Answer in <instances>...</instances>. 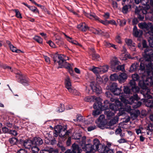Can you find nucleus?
<instances>
[{"label":"nucleus","mask_w":153,"mask_h":153,"mask_svg":"<svg viewBox=\"0 0 153 153\" xmlns=\"http://www.w3.org/2000/svg\"><path fill=\"white\" fill-rule=\"evenodd\" d=\"M65 87L66 88L71 87V84L70 78L67 77L65 80Z\"/></svg>","instance_id":"obj_33"},{"label":"nucleus","mask_w":153,"mask_h":153,"mask_svg":"<svg viewBox=\"0 0 153 153\" xmlns=\"http://www.w3.org/2000/svg\"><path fill=\"white\" fill-rule=\"evenodd\" d=\"M142 45L143 48H146L145 49H146L148 48H149L147 44V42L146 40H143L142 42Z\"/></svg>","instance_id":"obj_55"},{"label":"nucleus","mask_w":153,"mask_h":153,"mask_svg":"<svg viewBox=\"0 0 153 153\" xmlns=\"http://www.w3.org/2000/svg\"><path fill=\"white\" fill-rule=\"evenodd\" d=\"M91 50L93 52L92 53V59L94 60L97 59L100 57L99 55L95 52V51L93 48H92Z\"/></svg>","instance_id":"obj_30"},{"label":"nucleus","mask_w":153,"mask_h":153,"mask_svg":"<svg viewBox=\"0 0 153 153\" xmlns=\"http://www.w3.org/2000/svg\"><path fill=\"white\" fill-rule=\"evenodd\" d=\"M132 88H131V87H130V86H124V89H123V91L124 92V93H124V94L125 97V99H126V96L125 95V94H132L133 93H134H134H136L137 92H134V91H132Z\"/></svg>","instance_id":"obj_21"},{"label":"nucleus","mask_w":153,"mask_h":153,"mask_svg":"<svg viewBox=\"0 0 153 153\" xmlns=\"http://www.w3.org/2000/svg\"><path fill=\"white\" fill-rule=\"evenodd\" d=\"M91 87L92 91L97 94H100L102 92L101 88L99 85L96 84L93 86H91Z\"/></svg>","instance_id":"obj_18"},{"label":"nucleus","mask_w":153,"mask_h":153,"mask_svg":"<svg viewBox=\"0 0 153 153\" xmlns=\"http://www.w3.org/2000/svg\"><path fill=\"white\" fill-rule=\"evenodd\" d=\"M99 123L98 124V127L102 129L104 128V126L106 124L105 121H98Z\"/></svg>","instance_id":"obj_38"},{"label":"nucleus","mask_w":153,"mask_h":153,"mask_svg":"<svg viewBox=\"0 0 153 153\" xmlns=\"http://www.w3.org/2000/svg\"><path fill=\"white\" fill-rule=\"evenodd\" d=\"M34 39L39 43H42V39L39 36H35L34 38Z\"/></svg>","instance_id":"obj_49"},{"label":"nucleus","mask_w":153,"mask_h":153,"mask_svg":"<svg viewBox=\"0 0 153 153\" xmlns=\"http://www.w3.org/2000/svg\"><path fill=\"white\" fill-rule=\"evenodd\" d=\"M30 149L32 150V152L34 153H38L39 150L38 146L35 145H32Z\"/></svg>","instance_id":"obj_37"},{"label":"nucleus","mask_w":153,"mask_h":153,"mask_svg":"<svg viewBox=\"0 0 153 153\" xmlns=\"http://www.w3.org/2000/svg\"><path fill=\"white\" fill-rule=\"evenodd\" d=\"M118 75L116 73L111 74L110 76V78L111 80L114 81L117 80H118Z\"/></svg>","instance_id":"obj_32"},{"label":"nucleus","mask_w":153,"mask_h":153,"mask_svg":"<svg viewBox=\"0 0 153 153\" xmlns=\"http://www.w3.org/2000/svg\"><path fill=\"white\" fill-rule=\"evenodd\" d=\"M93 98L92 96H88L85 97L84 100L85 101L87 102H92L93 100Z\"/></svg>","instance_id":"obj_50"},{"label":"nucleus","mask_w":153,"mask_h":153,"mask_svg":"<svg viewBox=\"0 0 153 153\" xmlns=\"http://www.w3.org/2000/svg\"><path fill=\"white\" fill-rule=\"evenodd\" d=\"M82 137L81 134L79 133H76L73 136V138L78 140Z\"/></svg>","instance_id":"obj_51"},{"label":"nucleus","mask_w":153,"mask_h":153,"mask_svg":"<svg viewBox=\"0 0 153 153\" xmlns=\"http://www.w3.org/2000/svg\"><path fill=\"white\" fill-rule=\"evenodd\" d=\"M143 56L146 61L150 62L146 65L147 74L153 76V49L150 48L145 49Z\"/></svg>","instance_id":"obj_1"},{"label":"nucleus","mask_w":153,"mask_h":153,"mask_svg":"<svg viewBox=\"0 0 153 153\" xmlns=\"http://www.w3.org/2000/svg\"><path fill=\"white\" fill-rule=\"evenodd\" d=\"M137 47L135 43H133V45L129 46L130 49L132 51H135L136 48Z\"/></svg>","instance_id":"obj_59"},{"label":"nucleus","mask_w":153,"mask_h":153,"mask_svg":"<svg viewBox=\"0 0 153 153\" xmlns=\"http://www.w3.org/2000/svg\"><path fill=\"white\" fill-rule=\"evenodd\" d=\"M33 145L39 146L43 143L42 140L39 137H35L33 139Z\"/></svg>","instance_id":"obj_19"},{"label":"nucleus","mask_w":153,"mask_h":153,"mask_svg":"<svg viewBox=\"0 0 153 153\" xmlns=\"http://www.w3.org/2000/svg\"><path fill=\"white\" fill-rule=\"evenodd\" d=\"M55 41L56 43L60 46L64 44L63 39L61 38H60L59 39H56Z\"/></svg>","instance_id":"obj_43"},{"label":"nucleus","mask_w":153,"mask_h":153,"mask_svg":"<svg viewBox=\"0 0 153 153\" xmlns=\"http://www.w3.org/2000/svg\"><path fill=\"white\" fill-rule=\"evenodd\" d=\"M109 153H123L120 151H117L116 150L110 148Z\"/></svg>","instance_id":"obj_63"},{"label":"nucleus","mask_w":153,"mask_h":153,"mask_svg":"<svg viewBox=\"0 0 153 153\" xmlns=\"http://www.w3.org/2000/svg\"><path fill=\"white\" fill-rule=\"evenodd\" d=\"M117 22L118 24L121 26H123L126 23V21L125 19L120 20L118 19Z\"/></svg>","instance_id":"obj_41"},{"label":"nucleus","mask_w":153,"mask_h":153,"mask_svg":"<svg viewBox=\"0 0 153 153\" xmlns=\"http://www.w3.org/2000/svg\"><path fill=\"white\" fill-rule=\"evenodd\" d=\"M92 71L95 74H99L100 72V68L95 67L92 69Z\"/></svg>","instance_id":"obj_58"},{"label":"nucleus","mask_w":153,"mask_h":153,"mask_svg":"<svg viewBox=\"0 0 153 153\" xmlns=\"http://www.w3.org/2000/svg\"><path fill=\"white\" fill-rule=\"evenodd\" d=\"M18 141V139L16 137H13L9 139V141L12 145L16 144Z\"/></svg>","instance_id":"obj_35"},{"label":"nucleus","mask_w":153,"mask_h":153,"mask_svg":"<svg viewBox=\"0 0 153 153\" xmlns=\"http://www.w3.org/2000/svg\"><path fill=\"white\" fill-rule=\"evenodd\" d=\"M65 58V56L64 55L61 54L58 56H54L53 57V59L54 63H55L57 62L60 67L61 65H63L64 63H66Z\"/></svg>","instance_id":"obj_9"},{"label":"nucleus","mask_w":153,"mask_h":153,"mask_svg":"<svg viewBox=\"0 0 153 153\" xmlns=\"http://www.w3.org/2000/svg\"><path fill=\"white\" fill-rule=\"evenodd\" d=\"M60 68H65L68 69V70L71 68L69 64L66 62V63H64L63 64V65H61L59 67Z\"/></svg>","instance_id":"obj_40"},{"label":"nucleus","mask_w":153,"mask_h":153,"mask_svg":"<svg viewBox=\"0 0 153 153\" xmlns=\"http://www.w3.org/2000/svg\"><path fill=\"white\" fill-rule=\"evenodd\" d=\"M140 99L138 95L135 94H134L133 96H131L128 100H126L127 102H123L126 104H133V107L134 108H137L140 107L142 104V102L138 101Z\"/></svg>","instance_id":"obj_5"},{"label":"nucleus","mask_w":153,"mask_h":153,"mask_svg":"<svg viewBox=\"0 0 153 153\" xmlns=\"http://www.w3.org/2000/svg\"><path fill=\"white\" fill-rule=\"evenodd\" d=\"M128 78L126 74L125 73H121L118 76V81L120 83L125 82Z\"/></svg>","instance_id":"obj_15"},{"label":"nucleus","mask_w":153,"mask_h":153,"mask_svg":"<svg viewBox=\"0 0 153 153\" xmlns=\"http://www.w3.org/2000/svg\"><path fill=\"white\" fill-rule=\"evenodd\" d=\"M94 30L96 31L94 33L97 34L102 35H104V33H105V32L102 31L101 29L99 28L97 29H95Z\"/></svg>","instance_id":"obj_47"},{"label":"nucleus","mask_w":153,"mask_h":153,"mask_svg":"<svg viewBox=\"0 0 153 153\" xmlns=\"http://www.w3.org/2000/svg\"><path fill=\"white\" fill-rule=\"evenodd\" d=\"M143 31L141 30H138L136 26H134L133 28V34L136 37H140L143 34Z\"/></svg>","instance_id":"obj_20"},{"label":"nucleus","mask_w":153,"mask_h":153,"mask_svg":"<svg viewBox=\"0 0 153 153\" xmlns=\"http://www.w3.org/2000/svg\"><path fill=\"white\" fill-rule=\"evenodd\" d=\"M97 128L96 126L95 125H93L90 126H89L88 128V131H91Z\"/></svg>","instance_id":"obj_62"},{"label":"nucleus","mask_w":153,"mask_h":153,"mask_svg":"<svg viewBox=\"0 0 153 153\" xmlns=\"http://www.w3.org/2000/svg\"><path fill=\"white\" fill-rule=\"evenodd\" d=\"M18 75H19V77L20 80L19 82L24 85H28L29 84L28 79L25 77L21 73H19Z\"/></svg>","instance_id":"obj_13"},{"label":"nucleus","mask_w":153,"mask_h":153,"mask_svg":"<svg viewBox=\"0 0 153 153\" xmlns=\"http://www.w3.org/2000/svg\"><path fill=\"white\" fill-rule=\"evenodd\" d=\"M13 11L15 12L16 13V16L18 18L22 19V17L21 14L18 9H15L13 10Z\"/></svg>","instance_id":"obj_42"},{"label":"nucleus","mask_w":153,"mask_h":153,"mask_svg":"<svg viewBox=\"0 0 153 153\" xmlns=\"http://www.w3.org/2000/svg\"><path fill=\"white\" fill-rule=\"evenodd\" d=\"M135 81L132 79L129 82L130 87L132 88V90L134 92H138L139 91V88L137 85Z\"/></svg>","instance_id":"obj_12"},{"label":"nucleus","mask_w":153,"mask_h":153,"mask_svg":"<svg viewBox=\"0 0 153 153\" xmlns=\"http://www.w3.org/2000/svg\"><path fill=\"white\" fill-rule=\"evenodd\" d=\"M105 115L103 114H102L100 115L99 117L98 118V121H105Z\"/></svg>","instance_id":"obj_61"},{"label":"nucleus","mask_w":153,"mask_h":153,"mask_svg":"<svg viewBox=\"0 0 153 153\" xmlns=\"http://www.w3.org/2000/svg\"><path fill=\"white\" fill-rule=\"evenodd\" d=\"M77 28L79 30L83 32H86L88 30L89 27L86 24L85 22L80 23L77 26Z\"/></svg>","instance_id":"obj_17"},{"label":"nucleus","mask_w":153,"mask_h":153,"mask_svg":"<svg viewBox=\"0 0 153 153\" xmlns=\"http://www.w3.org/2000/svg\"><path fill=\"white\" fill-rule=\"evenodd\" d=\"M119 63L117 58L114 57L111 61V66L112 68H115V66L119 65Z\"/></svg>","instance_id":"obj_26"},{"label":"nucleus","mask_w":153,"mask_h":153,"mask_svg":"<svg viewBox=\"0 0 153 153\" xmlns=\"http://www.w3.org/2000/svg\"><path fill=\"white\" fill-rule=\"evenodd\" d=\"M68 90V91L74 94V95H78V93L77 92V93H76V90L75 89H73L71 87H69L68 88H67Z\"/></svg>","instance_id":"obj_44"},{"label":"nucleus","mask_w":153,"mask_h":153,"mask_svg":"<svg viewBox=\"0 0 153 153\" xmlns=\"http://www.w3.org/2000/svg\"><path fill=\"white\" fill-rule=\"evenodd\" d=\"M84 14L85 16L91 19H94L95 20H99V18L94 13H88L85 12Z\"/></svg>","instance_id":"obj_22"},{"label":"nucleus","mask_w":153,"mask_h":153,"mask_svg":"<svg viewBox=\"0 0 153 153\" xmlns=\"http://www.w3.org/2000/svg\"><path fill=\"white\" fill-rule=\"evenodd\" d=\"M60 107L59 108L58 111L59 112H61L64 111L65 108L64 105L63 104H60Z\"/></svg>","instance_id":"obj_57"},{"label":"nucleus","mask_w":153,"mask_h":153,"mask_svg":"<svg viewBox=\"0 0 153 153\" xmlns=\"http://www.w3.org/2000/svg\"><path fill=\"white\" fill-rule=\"evenodd\" d=\"M79 145L76 144L75 143H74L72 145V150L71 152V153H76L78 152H80Z\"/></svg>","instance_id":"obj_27"},{"label":"nucleus","mask_w":153,"mask_h":153,"mask_svg":"<svg viewBox=\"0 0 153 153\" xmlns=\"http://www.w3.org/2000/svg\"><path fill=\"white\" fill-rule=\"evenodd\" d=\"M144 30L146 31V34L147 35L153 36V26L151 23H147Z\"/></svg>","instance_id":"obj_11"},{"label":"nucleus","mask_w":153,"mask_h":153,"mask_svg":"<svg viewBox=\"0 0 153 153\" xmlns=\"http://www.w3.org/2000/svg\"><path fill=\"white\" fill-rule=\"evenodd\" d=\"M116 68L117 70L123 71L125 70L124 65H118Z\"/></svg>","instance_id":"obj_52"},{"label":"nucleus","mask_w":153,"mask_h":153,"mask_svg":"<svg viewBox=\"0 0 153 153\" xmlns=\"http://www.w3.org/2000/svg\"><path fill=\"white\" fill-rule=\"evenodd\" d=\"M142 58H141L140 59V62L139 67L138 68V70H140L141 71H143L145 69V64L144 62L143 61H141Z\"/></svg>","instance_id":"obj_29"},{"label":"nucleus","mask_w":153,"mask_h":153,"mask_svg":"<svg viewBox=\"0 0 153 153\" xmlns=\"http://www.w3.org/2000/svg\"><path fill=\"white\" fill-rule=\"evenodd\" d=\"M56 128L58 129L59 136L63 138H66L67 137L69 136V134L71 132V131L69 130H66L67 127L66 126H58L56 127Z\"/></svg>","instance_id":"obj_6"},{"label":"nucleus","mask_w":153,"mask_h":153,"mask_svg":"<svg viewBox=\"0 0 153 153\" xmlns=\"http://www.w3.org/2000/svg\"><path fill=\"white\" fill-rule=\"evenodd\" d=\"M121 106L119 107V110L118 111H119V112L118 113V115L119 116H121L123 114L125 113V111L123 110H122V109L121 108Z\"/></svg>","instance_id":"obj_60"},{"label":"nucleus","mask_w":153,"mask_h":153,"mask_svg":"<svg viewBox=\"0 0 153 153\" xmlns=\"http://www.w3.org/2000/svg\"><path fill=\"white\" fill-rule=\"evenodd\" d=\"M96 76V81L97 84H102L103 82V79L98 74Z\"/></svg>","instance_id":"obj_34"},{"label":"nucleus","mask_w":153,"mask_h":153,"mask_svg":"<svg viewBox=\"0 0 153 153\" xmlns=\"http://www.w3.org/2000/svg\"><path fill=\"white\" fill-rule=\"evenodd\" d=\"M100 68V73H105L108 71V66L107 65L103 66Z\"/></svg>","instance_id":"obj_39"},{"label":"nucleus","mask_w":153,"mask_h":153,"mask_svg":"<svg viewBox=\"0 0 153 153\" xmlns=\"http://www.w3.org/2000/svg\"><path fill=\"white\" fill-rule=\"evenodd\" d=\"M146 24L145 22H141L138 24V26L140 28L144 30Z\"/></svg>","instance_id":"obj_53"},{"label":"nucleus","mask_w":153,"mask_h":153,"mask_svg":"<svg viewBox=\"0 0 153 153\" xmlns=\"http://www.w3.org/2000/svg\"><path fill=\"white\" fill-rule=\"evenodd\" d=\"M132 79L135 81H138L139 79V76L137 74H132L131 76Z\"/></svg>","instance_id":"obj_48"},{"label":"nucleus","mask_w":153,"mask_h":153,"mask_svg":"<svg viewBox=\"0 0 153 153\" xmlns=\"http://www.w3.org/2000/svg\"><path fill=\"white\" fill-rule=\"evenodd\" d=\"M149 42V45L150 46V48L152 49V48H153V36L152 37H149V39L148 40Z\"/></svg>","instance_id":"obj_46"},{"label":"nucleus","mask_w":153,"mask_h":153,"mask_svg":"<svg viewBox=\"0 0 153 153\" xmlns=\"http://www.w3.org/2000/svg\"><path fill=\"white\" fill-rule=\"evenodd\" d=\"M117 84L115 82L112 83L110 85L109 89L110 91L116 95H119V98L121 102H126L127 100L125 99L124 94L121 93L122 90L120 88L117 87Z\"/></svg>","instance_id":"obj_3"},{"label":"nucleus","mask_w":153,"mask_h":153,"mask_svg":"<svg viewBox=\"0 0 153 153\" xmlns=\"http://www.w3.org/2000/svg\"><path fill=\"white\" fill-rule=\"evenodd\" d=\"M10 49L13 52H15L18 53H20L22 51L19 49H17V48L15 47L13 45H11L10 46Z\"/></svg>","instance_id":"obj_36"},{"label":"nucleus","mask_w":153,"mask_h":153,"mask_svg":"<svg viewBox=\"0 0 153 153\" xmlns=\"http://www.w3.org/2000/svg\"><path fill=\"white\" fill-rule=\"evenodd\" d=\"M153 84V79L152 77L147 78L145 82L143 80L139 81L138 85L142 89L140 91V93L143 97L148 98L152 97V96L149 95L150 89L149 88L148 86H151Z\"/></svg>","instance_id":"obj_2"},{"label":"nucleus","mask_w":153,"mask_h":153,"mask_svg":"<svg viewBox=\"0 0 153 153\" xmlns=\"http://www.w3.org/2000/svg\"><path fill=\"white\" fill-rule=\"evenodd\" d=\"M126 42L128 45L129 46L133 45L132 41L131 39H127L126 40Z\"/></svg>","instance_id":"obj_64"},{"label":"nucleus","mask_w":153,"mask_h":153,"mask_svg":"<svg viewBox=\"0 0 153 153\" xmlns=\"http://www.w3.org/2000/svg\"><path fill=\"white\" fill-rule=\"evenodd\" d=\"M150 6L149 4L144 5L142 7H136L135 11V13L146 14L150 12Z\"/></svg>","instance_id":"obj_8"},{"label":"nucleus","mask_w":153,"mask_h":153,"mask_svg":"<svg viewBox=\"0 0 153 153\" xmlns=\"http://www.w3.org/2000/svg\"><path fill=\"white\" fill-rule=\"evenodd\" d=\"M19 142L20 144L27 149H30L32 145H33L32 140H31L29 139L24 140L20 139Z\"/></svg>","instance_id":"obj_10"},{"label":"nucleus","mask_w":153,"mask_h":153,"mask_svg":"<svg viewBox=\"0 0 153 153\" xmlns=\"http://www.w3.org/2000/svg\"><path fill=\"white\" fill-rule=\"evenodd\" d=\"M147 130H149L150 131H153V124L152 123H150L148 124L147 128Z\"/></svg>","instance_id":"obj_54"},{"label":"nucleus","mask_w":153,"mask_h":153,"mask_svg":"<svg viewBox=\"0 0 153 153\" xmlns=\"http://www.w3.org/2000/svg\"><path fill=\"white\" fill-rule=\"evenodd\" d=\"M144 97L146 105L147 107L150 108H153V100L152 99L151 100H149L150 99H152V97L149 98Z\"/></svg>","instance_id":"obj_23"},{"label":"nucleus","mask_w":153,"mask_h":153,"mask_svg":"<svg viewBox=\"0 0 153 153\" xmlns=\"http://www.w3.org/2000/svg\"><path fill=\"white\" fill-rule=\"evenodd\" d=\"M85 136L81 137L77 142L78 143L79 145L82 146L83 145H85Z\"/></svg>","instance_id":"obj_28"},{"label":"nucleus","mask_w":153,"mask_h":153,"mask_svg":"<svg viewBox=\"0 0 153 153\" xmlns=\"http://www.w3.org/2000/svg\"><path fill=\"white\" fill-rule=\"evenodd\" d=\"M110 147L105 145L100 144V148L98 150V151L100 153H109Z\"/></svg>","instance_id":"obj_14"},{"label":"nucleus","mask_w":153,"mask_h":153,"mask_svg":"<svg viewBox=\"0 0 153 153\" xmlns=\"http://www.w3.org/2000/svg\"><path fill=\"white\" fill-rule=\"evenodd\" d=\"M122 104L120 101H119L118 103L111 104L108 100H106L103 102V107L102 108V109L105 110L109 108V109L115 112L116 111L119 110L120 108L119 107L122 106Z\"/></svg>","instance_id":"obj_4"},{"label":"nucleus","mask_w":153,"mask_h":153,"mask_svg":"<svg viewBox=\"0 0 153 153\" xmlns=\"http://www.w3.org/2000/svg\"><path fill=\"white\" fill-rule=\"evenodd\" d=\"M139 65V62H136L134 63L130 67L129 71L130 72H132L135 71L137 70Z\"/></svg>","instance_id":"obj_25"},{"label":"nucleus","mask_w":153,"mask_h":153,"mask_svg":"<svg viewBox=\"0 0 153 153\" xmlns=\"http://www.w3.org/2000/svg\"><path fill=\"white\" fill-rule=\"evenodd\" d=\"M3 132L4 133H9L10 130L6 127L4 126L2 128Z\"/></svg>","instance_id":"obj_56"},{"label":"nucleus","mask_w":153,"mask_h":153,"mask_svg":"<svg viewBox=\"0 0 153 153\" xmlns=\"http://www.w3.org/2000/svg\"><path fill=\"white\" fill-rule=\"evenodd\" d=\"M29 8L30 10L34 13H39V10L37 9V8L35 7L30 6Z\"/></svg>","instance_id":"obj_45"},{"label":"nucleus","mask_w":153,"mask_h":153,"mask_svg":"<svg viewBox=\"0 0 153 153\" xmlns=\"http://www.w3.org/2000/svg\"><path fill=\"white\" fill-rule=\"evenodd\" d=\"M118 120L119 118L117 117H116L110 120L109 124L110 125L112 126L116 123L118 121Z\"/></svg>","instance_id":"obj_31"},{"label":"nucleus","mask_w":153,"mask_h":153,"mask_svg":"<svg viewBox=\"0 0 153 153\" xmlns=\"http://www.w3.org/2000/svg\"><path fill=\"white\" fill-rule=\"evenodd\" d=\"M103 107V104L101 102L97 101L95 102L93 105V108L95 110L93 111V115L96 117L100 114L101 111L105 110L102 109V108Z\"/></svg>","instance_id":"obj_7"},{"label":"nucleus","mask_w":153,"mask_h":153,"mask_svg":"<svg viewBox=\"0 0 153 153\" xmlns=\"http://www.w3.org/2000/svg\"><path fill=\"white\" fill-rule=\"evenodd\" d=\"M104 114L106 116L107 118L108 119H110L114 115V114L115 112L114 111L107 109L105 110Z\"/></svg>","instance_id":"obj_24"},{"label":"nucleus","mask_w":153,"mask_h":153,"mask_svg":"<svg viewBox=\"0 0 153 153\" xmlns=\"http://www.w3.org/2000/svg\"><path fill=\"white\" fill-rule=\"evenodd\" d=\"M117 1H121L122 4L123 6L122 9V11L124 13H126L128 11V9L131 8V6L129 4L126 5L124 6V5L125 4V2L126 1V0H117Z\"/></svg>","instance_id":"obj_16"}]
</instances>
